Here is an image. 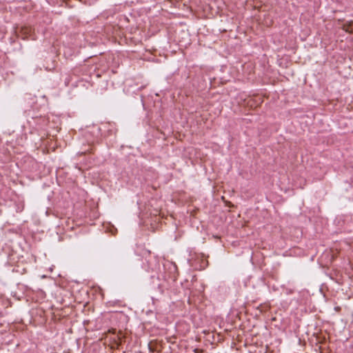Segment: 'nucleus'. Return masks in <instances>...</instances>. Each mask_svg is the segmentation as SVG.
Masks as SVG:
<instances>
[{"label": "nucleus", "mask_w": 353, "mask_h": 353, "mask_svg": "<svg viewBox=\"0 0 353 353\" xmlns=\"http://www.w3.org/2000/svg\"><path fill=\"white\" fill-rule=\"evenodd\" d=\"M117 344L118 346H120L122 345L123 342V338L124 336H123V333L121 331H119L118 335H117Z\"/></svg>", "instance_id": "nucleus-2"}, {"label": "nucleus", "mask_w": 353, "mask_h": 353, "mask_svg": "<svg viewBox=\"0 0 353 353\" xmlns=\"http://www.w3.org/2000/svg\"><path fill=\"white\" fill-rule=\"evenodd\" d=\"M175 280H176V276H174L173 278V281H175Z\"/></svg>", "instance_id": "nucleus-7"}, {"label": "nucleus", "mask_w": 353, "mask_h": 353, "mask_svg": "<svg viewBox=\"0 0 353 353\" xmlns=\"http://www.w3.org/2000/svg\"><path fill=\"white\" fill-rule=\"evenodd\" d=\"M101 226L105 232L115 235L117 233V229L112 224V222H101Z\"/></svg>", "instance_id": "nucleus-1"}, {"label": "nucleus", "mask_w": 353, "mask_h": 353, "mask_svg": "<svg viewBox=\"0 0 353 353\" xmlns=\"http://www.w3.org/2000/svg\"><path fill=\"white\" fill-rule=\"evenodd\" d=\"M150 226H151V228H153V229H154V226H153L152 223H150Z\"/></svg>", "instance_id": "nucleus-5"}, {"label": "nucleus", "mask_w": 353, "mask_h": 353, "mask_svg": "<svg viewBox=\"0 0 353 353\" xmlns=\"http://www.w3.org/2000/svg\"><path fill=\"white\" fill-rule=\"evenodd\" d=\"M65 223L67 224V225H68V226H69V223H70V222L66 221V222H65Z\"/></svg>", "instance_id": "nucleus-6"}, {"label": "nucleus", "mask_w": 353, "mask_h": 353, "mask_svg": "<svg viewBox=\"0 0 353 353\" xmlns=\"http://www.w3.org/2000/svg\"><path fill=\"white\" fill-rule=\"evenodd\" d=\"M194 352L195 353H201V352H202V350H200V349H195V350H194Z\"/></svg>", "instance_id": "nucleus-4"}, {"label": "nucleus", "mask_w": 353, "mask_h": 353, "mask_svg": "<svg viewBox=\"0 0 353 353\" xmlns=\"http://www.w3.org/2000/svg\"><path fill=\"white\" fill-rule=\"evenodd\" d=\"M148 222L143 221V222L141 223L140 225H141V227H142V226H148Z\"/></svg>", "instance_id": "nucleus-3"}]
</instances>
